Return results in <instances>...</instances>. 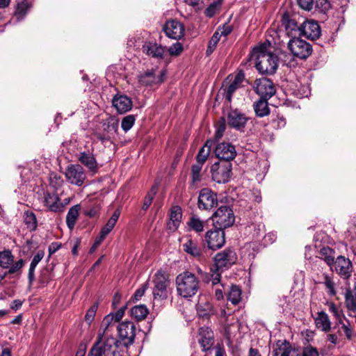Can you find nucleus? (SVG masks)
Returning <instances> with one entry per match:
<instances>
[{
  "label": "nucleus",
  "instance_id": "nucleus-1",
  "mask_svg": "<svg viewBox=\"0 0 356 356\" xmlns=\"http://www.w3.org/2000/svg\"><path fill=\"white\" fill-rule=\"evenodd\" d=\"M252 59H255L256 69L262 74H273L277 68V56L267 51L266 44H262L253 49Z\"/></svg>",
  "mask_w": 356,
  "mask_h": 356
},
{
  "label": "nucleus",
  "instance_id": "nucleus-2",
  "mask_svg": "<svg viewBox=\"0 0 356 356\" xmlns=\"http://www.w3.org/2000/svg\"><path fill=\"white\" fill-rule=\"evenodd\" d=\"M177 293L183 298L194 296L200 289V280L192 273L184 271L176 277Z\"/></svg>",
  "mask_w": 356,
  "mask_h": 356
},
{
  "label": "nucleus",
  "instance_id": "nucleus-3",
  "mask_svg": "<svg viewBox=\"0 0 356 356\" xmlns=\"http://www.w3.org/2000/svg\"><path fill=\"white\" fill-rule=\"evenodd\" d=\"M119 341L116 338L106 340L97 339L90 348V356H121L118 351Z\"/></svg>",
  "mask_w": 356,
  "mask_h": 356
},
{
  "label": "nucleus",
  "instance_id": "nucleus-4",
  "mask_svg": "<svg viewBox=\"0 0 356 356\" xmlns=\"http://www.w3.org/2000/svg\"><path fill=\"white\" fill-rule=\"evenodd\" d=\"M126 309L127 305H124L115 313H111L104 318L101 323L97 339L106 340L108 338H114L112 336L111 332L113 321L114 320L115 322H119L124 316Z\"/></svg>",
  "mask_w": 356,
  "mask_h": 356
},
{
  "label": "nucleus",
  "instance_id": "nucleus-5",
  "mask_svg": "<svg viewBox=\"0 0 356 356\" xmlns=\"http://www.w3.org/2000/svg\"><path fill=\"white\" fill-rule=\"evenodd\" d=\"M211 218L216 229H225L231 227L235 221L232 209L229 206L220 207L213 213Z\"/></svg>",
  "mask_w": 356,
  "mask_h": 356
},
{
  "label": "nucleus",
  "instance_id": "nucleus-6",
  "mask_svg": "<svg viewBox=\"0 0 356 356\" xmlns=\"http://www.w3.org/2000/svg\"><path fill=\"white\" fill-rule=\"evenodd\" d=\"M232 167L230 162L222 161L215 162L210 168L212 179L218 184L228 182L232 175Z\"/></svg>",
  "mask_w": 356,
  "mask_h": 356
},
{
  "label": "nucleus",
  "instance_id": "nucleus-7",
  "mask_svg": "<svg viewBox=\"0 0 356 356\" xmlns=\"http://www.w3.org/2000/svg\"><path fill=\"white\" fill-rule=\"evenodd\" d=\"M288 48L294 56L300 59H306L313 51L312 47L309 42L298 37L289 40Z\"/></svg>",
  "mask_w": 356,
  "mask_h": 356
},
{
  "label": "nucleus",
  "instance_id": "nucleus-8",
  "mask_svg": "<svg viewBox=\"0 0 356 356\" xmlns=\"http://www.w3.org/2000/svg\"><path fill=\"white\" fill-rule=\"evenodd\" d=\"M165 72L161 70L157 74L156 70L151 69L140 73L138 76V80L141 86L146 87L158 86L164 81Z\"/></svg>",
  "mask_w": 356,
  "mask_h": 356
},
{
  "label": "nucleus",
  "instance_id": "nucleus-9",
  "mask_svg": "<svg viewBox=\"0 0 356 356\" xmlns=\"http://www.w3.org/2000/svg\"><path fill=\"white\" fill-rule=\"evenodd\" d=\"M215 266L217 269H221V271L230 268L237 260V255L234 250L231 248L217 253L214 257Z\"/></svg>",
  "mask_w": 356,
  "mask_h": 356
},
{
  "label": "nucleus",
  "instance_id": "nucleus-10",
  "mask_svg": "<svg viewBox=\"0 0 356 356\" xmlns=\"http://www.w3.org/2000/svg\"><path fill=\"white\" fill-rule=\"evenodd\" d=\"M254 92L260 96V98L270 99L276 92L273 82L268 78H260L255 80L254 86Z\"/></svg>",
  "mask_w": 356,
  "mask_h": 356
},
{
  "label": "nucleus",
  "instance_id": "nucleus-11",
  "mask_svg": "<svg viewBox=\"0 0 356 356\" xmlns=\"http://www.w3.org/2000/svg\"><path fill=\"white\" fill-rule=\"evenodd\" d=\"M332 271H335L341 278L348 279L353 272L352 262L344 256H337L334 264L330 266Z\"/></svg>",
  "mask_w": 356,
  "mask_h": 356
},
{
  "label": "nucleus",
  "instance_id": "nucleus-12",
  "mask_svg": "<svg viewBox=\"0 0 356 356\" xmlns=\"http://www.w3.org/2000/svg\"><path fill=\"white\" fill-rule=\"evenodd\" d=\"M163 31L168 38L179 40L184 36L185 26L177 19H170L165 23Z\"/></svg>",
  "mask_w": 356,
  "mask_h": 356
},
{
  "label": "nucleus",
  "instance_id": "nucleus-13",
  "mask_svg": "<svg viewBox=\"0 0 356 356\" xmlns=\"http://www.w3.org/2000/svg\"><path fill=\"white\" fill-rule=\"evenodd\" d=\"M119 336L126 346L134 343L136 337V326L131 321H125L118 326Z\"/></svg>",
  "mask_w": 356,
  "mask_h": 356
},
{
  "label": "nucleus",
  "instance_id": "nucleus-14",
  "mask_svg": "<svg viewBox=\"0 0 356 356\" xmlns=\"http://www.w3.org/2000/svg\"><path fill=\"white\" fill-rule=\"evenodd\" d=\"M205 242L207 247L212 250L221 248L225 243L224 229H216L208 231L205 235Z\"/></svg>",
  "mask_w": 356,
  "mask_h": 356
},
{
  "label": "nucleus",
  "instance_id": "nucleus-15",
  "mask_svg": "<svg viewBox=\"0 0 356 356\" xmlns=\"http://www.w3.org/2000/svg\"><path fill=\"white\" fill-rule=\"evenodd\" d=\"M214 153L217 158L225 162L232 161L236 156L235 147L226 142L218 143L216 145Z\"/></svg>",
  "mask_w": 356,
  "mask_h": 356
},
{
  "label": "nucleus",
  "instance_id": "nucleus-16",
  "mask_svg": "<svg viewBox=\"0 0 356 356\" xmlns=\"http://www.w3.org/2000/svg\"><path fill=\"white\" fill-rule=\"evenodd\" d=\"M154 283L153 296L154 298H166L168 296L167 288L169 286L170 282L165 275L161 271H158L155 274Z\"/></svg>",
  "mask_w": 356,
  "mask_h": 356
},
{
  "label": "nucleus",
  "instance_id": "nucleus-17",
  "mask_svg": "<svg viewBox=\"0 0 356 356\" xmlns=\"http://www.w3.org/2000/svg\"><path fill=\"white\" fill-rule=\"evenodd\" d=\"M218 200L216 193L209 188H203L200 191L198 197V207L202 210H210L217 205Z\"/></svg>",
  "mask_w": 356,
  "mask_h": 356
},
{
  "label": "nucleus",
  "instance_id": "nucleus-18",
  "mask_svg": "<svg viewBox=\"0 0 356 356\" xmlns=\"http://www.w3.org/2000/svg\"><path fill=\"white\" fill-rule=\"evenodd\" d=\"M65 177L72 184L81 186L86 178V175L80 165H70L66 169Z\"/></svg>",
  "mask_w": 356,
  "mask_h": 356
},
{
  "label": "nucleus",
  "instance_id": "nucleus-19",
  "mask_svg": "<svg viewBox=\"0 0 356 356\" xmlns=\"http://www.w3.org/2000/svg\"><path fill=\"white\" fill-rule=\"evenodd\" d=\"M102 132H97V138L104 143L111 140L118 129V121L110 118L102 124Z\"/></svg>",
  "mask_w": 356,
  "mask_h": 356
},
{
  "label": "nucleus",
  "instance_id": "nucleus-20",
  "mask_svg": "<svg viewBox=\"0 0 356 356\" xmlns=\"http://www.w3.org/2000/svg\"><path fill=\"white\" fill-rule=\"evenodd\" d=\"M227 120L231 127L242 130L245 128L248 118L238 109H234L228 112Z\"/></svg>",
  "mask_w": 356,
  "mask_h": 356
},
{
  "label": "nucleus",
  "instance_id": "nucleus-21",
  "mask_svg": "<svg viewBox=\"0 0 356 356\" xmlns=\"http://www.w3.org/2000/svg\"><path fill=\"white\" fill-rule=\"evenodd\" d=\"M282 26L286 34L292 38L301 35L302 23L298 24L297 21L287 13H284L282 17Z\"/></svg>",
  "mask_w": 356,
  "mask_h": 356
},
{
  "label": "nucleus",
  "instance_id": "nucleus-22",
  "mask_svg": "<svg viewBox=\"0 0 356 356\" xmlns=\"http://www.w3.org/2000/svg\"><path fill=\"white\" fill-rule=\"evenodd\" d=\"M321 30L318 23L314 20H305L302 23L301 35L311 40H316L321 35Z\"/></svg>",
  "mask_w": 356,
  "mask_h": 356
},
{
  "label": "nucleus",
  "instance_id": "nucleus-23",
  "mask_svg": "<svg viewBox=\"0 0 356 356\" xmlns=\"http://www.w3.org/2000/svg\"><path fill=\"white\" fill-rule=\"evenodd\" d=\"M113 106L120 114H124L129 111L133 106V102L130 97L125 95L118 93L112 99Z\"/></svg>",
  "mask_w": 356,
  "mask_h": 356
},
{
  "label": "nucleus",
  "instance_id": "nucleus-24",
  "mask_svg": "<svg viewBox=\"0 0 356 356\" xmlns=\"http://www.w3.org/2000/svg\"><path fill=\"white\" fill-rule=\"evenodd\" d=\"M198 342L203 351L210 350L214 343L213 331L208 327H200L199 330Z\"/></svg>",
  "mask_w": 356,
  "mask_h": 356
},
{
  "label": "nucleus",
  "instance_id": "nucleus-25",
  "mask_svg": "<svg viewBox=\"0 0 356 356\" xmlns=\"http://www.w3.org/2000/svg\"><path fill=\"white\" fill-rule=\"evenodd\" d=\"M143 51L147 56L161 60L163 58L165 48L155 42H146L143 45Z\"/></svg>",
  "mask_w": 356,
  "mask_h": 356
},
{
  "label": "nucleus",
  "instance_id": "nucleus-26",
  "mask_svg": "<svg viewBox=\"0 0 356 356\" xmlns=\"http://www.w3.org/2000/svg\"><path fill=\"white\" fill-rule=\"evenodd\" d=\"M44 203L48 209L53 212H60L64 207V204L60 202V198L56 193H45Z\"/></svg>",
  "mask_w": 356,
  "mask_h": 356
},
{
  "label": "nucleus",
  "instance_id": "nucleus-27",
  "mask_svg": "<svg viewBox=\"0 0 356 356\" xmlns=\"http://www.w3.org/2000/svg\"><path fill=\"white\" fill-rule=\"evenodd\" d=\"M182 218V210L179 206H173L170 209V220L168 223L169 229L176 230L180 225Z\"/></svg>",
  "mask_w": 356,
  "mask_h": 356
},
{
  "label": "nucleus",
  "instance_id": "nucleus-28",
  "mask_svg": "<svg viewBox=\"0 0 356 356\" xmlns=\"http://www.w3.org/2000/svg\"><path fill=\"white\" fill-rule=\"evenodd\" d=\"M183 250L195 258L200 259L202 257V248L192 238H188L183 244Z\"/></svg>",
  "mask_w": 356,
  "mask_h": 356
},
{
  "label": "nucleus",
  "instance_id": "nucleus-29",
  "mask_svg": "<svg viewBox=\"0 0 356 356\" xmlns=\"http://www.w3.org/2000/svg\"><path fill=\"white\" fill-rule=\"evenodd\" d=\"M273 353L274 356H297L295 350L292 349L290 343L286 341H278Z\"/></svg>",
  "mask_w": 356,
  "mask_h": 356
},
{
  "label": "nucleus",
  "instance_id": "nucleus-30",
  "mask_svg": "<svg viewBox=\"0 0 356 356\" xmlns=\"http://www.w3.org/2000/svg\"><path fill=\"white\" fill-rule=\"evenodd\" d=\"M244 78V74L239 72L235 76L233 81L228 86L225 94V98L228 102H230L232 101L233 94L241 86Z\"/></svg>",
  "mask_w": 356,
  "mask_h": 356
},
{
  "label": "nucleus",
  "instance_id": "nucleus-31",
  "mask_svg": "<svg viewBox=\"0 0 356 356\" xmlns=\"http://www.w3.org/2000/svg\"><path fill=\"white\" fill-rule=\"evenodd\" d=\"M268 99L260 98L253 104L254 111L257 117L263 118L270 113V108L268 103Z\"/></svg>",
  "mask_w": 356,
  "mask_h": 356
},
{
  "label": "nucleus",
  "instance_id": "nucleus-32",
  "mask_svg": "<svg viewBox=\"0 0 356 356\" xmlns=\"http://www.w3.org/2000/svg\"><path fill=\"white\" fill-rule=\"evenodd\" d=\"M213 141L212 140H207L203 147L199 150L196 156V164L203 165L208 159L213 146Z\"/></svg>",
  "mask_w": 356,
  "mask_h": 356
},
{
  "label": "nucleus",
  "instance_id": "nucleus-33",
  "mask_svg": "<svg viewBox=\"0 0 356 356\" xmlns=\"http://www.w3.org/2000/svg\"><path fill=\"white\" fill-rule=\"evenodd\" d=\"M318 257L323 260L327 266H330L334 264L335 259V251L328 246H324L320 249Z\"/></svg>",
  "mask_w": 356,
  "mask_h": 356
},
{
  "label": "nucleus",
  "instance_id": "nucleus-34",
  "mask_svg": "<svg viewBox=\"0 0 356 356\" xmlns=\"http://www.w3.org/2000/svg\"><path fill=\"white\" fill-rule=\"evenodd\" d=\"M315 323L318 329H321L324 332H328L331 328V323L328 315L323 311L318 312Z\"/></svg>",
  "mask_w": 356,
  "mask_h": 356
},
{
  "label": "nucleus",
  "instance_id": "nucleus-35",
  "mask_svg": "<svg viewBox=\"0 0 356 356\" xmlns=\"http://www.w3.org/2000/svg\"><path fill=\"white\" fill-rule=\"evenodd\" d=\"M81 209V206L79 204H76L72 207L67 214L66 216V223L70 229H73L76 221V219L79 216V211Z\"/></svg>",
  "mask_w": 356,
  "mask_h": 356
},
{
  "label": "nucleus",
  "instance_id": "nucleus-36",
  "mask_svg": "<svg viewBox=\"0 0 356 356\" xmlns=\"http://www.w3.org/2000/svg\"><path fill=\"white\" fill-rule=\"evenodd\" d=\"M204 222L197 216H192L187 222V226L190 231L200 233L204 231Z\"/></svg>",
  "mask_w": 356,
  "mask_h": 356
},
{
  "label": "nucleus",
  "instance_id": "nucleus-37",
  "mask_svg": "<svg viewBox=\"0 0 356 356\" xmlns=\"http://www.w3.org/2000/svg\"><path fill=\"white\" fill-rule=\"evenodd\" d=\"M322 276L323 281H319L318 282L322 283L325 286L329 296H334L337 294V290L333 277L327 273H323Z\"/></svg>",
  "mask_w": 356,
  "mask_h": 356
},
{
  "label": "nucleus",
  "instance_id": "nucleus-38",
  "mask_svg": "<svg viewBox=\"0 0 356 356\" xmlns=\"http://www.w3.org/2000/svg\"><path fill=\"white\" fill-rule=\"evenodd\" d=\"M149 310L145 305L133 307L130 310L131 316L137 321H142L146 318Z\"/></svg>",
  "mask_w": 356,
  "mask_h": 356
},
{
  "label": "nucleus",
  "instance_id": "nucleus-39",
  "mask_svg": "<svg viewBox=\"0 0 356 356\" xmlns=\"http://www.w3.org/2000/svg\"><path fill=\"white\" fill-rule=\"evenodd\" d=\"M14 262V255L10 250H4L0 252V267L8 269Z\"/></svg>",
  "mask_w": 356,
  "mask_h": 356
},
{
  "label": "nucleus",
  "instance_id": "nucleus-40",
  "mask_svg": "<svg viewBox=\"0 0 356 356\" xmlns=\"http://www.w3.org/2000/svg\"><path fill=\"white\" fill-rule=\"evenodd\" d=\"M31 6V4L26 0H24L17 4L15 16L18 21L22 20L25 17Z\"/></svg>",
  "mask_w": 356,
  "mask_h": 356
},
{
  "label": "nucleus",
  "instance_id": "nucleus-41",
  "mask_svg": "<svg viewBox=\"0 0 356 356\" xmlns=\"http://www.w3.org/2000/svg\"><path fill=\"white\" fill-rule=\"evenodd\" d=\"M120 215V209H116L111 217L108 219L107 223L102 227L101 232L104 235H107L113 229L115 225L116 224L119 216Z\"/></svg>",
  "mask_w": 356,
  "mask_h": 356
},
{
  "label": "nucleus",
  "instance_id": "nucleus-42",
  "mask_svg": "<svg viewBox=\"0 0 356 356\" xmlns=\"http://www.w3.org/2000/svg\"><path fill=\"white\" fill-rule=\"evenodd\" d=\"M227 300L233 305H237L241 300V289L236 285H232L227 295Z\"/></svg>",
  "mask_w": 356,
  "mask_h": 356
},
{
  "label": "nucleus",
  "instance_id": "nucleus-43",
  "mask_svg": "<svg viewBox=\"0 0 356 356\" xmlns=\"http://www.w3.org/2000/svg\"><path fill=\"white\" fill-rule=\"evenodd\" d=\"M345 304L347 309H356V284L353 291L347 290L345 293Z\"/></svg>",
  "mask_w": 356,
  "mask_h": 356
},
{
  "label": "nucleus",
  "instance_id": "nucleus-44",
  "mask_svg": "<svg viewBox=\"0 0 356 356\" xmlns=\"http://www.w3.org/2000/svg\"><path fill=\"white\" fill-rule=\"evenodd\" d=\"M202 165L194 164L191 167V184L197 186L202 181L201 170Z\"/></svg>",
  "mask_w": 356,
  "mask_h": 356
},
{
  "label": "nucleus",
  "instance_id": "nucleus-45",
  "mask_svg": "<svg viewBox=\"0 0 356 356\" xmlns=\"http://www.w3.org/2000/svg\"><path fill=\"white\" fill-rule=\"evenodd\" d=\"M221 269H217V267L215 266L214 269L211 270V274H208V277H206L204 282H211L212 285H217L220 283L221 274Z\"/></svg>",
  "mask_w": 356,
  "mask_h": 356
},
{
  "label": "nucleus",
  "instance_id": "nucleus-46",
  "mask_svg": "<svg viewBox=\"0 0 356 356\" xmlns=\"http://www.w3.org/2000/svg\"><path fill=\"white\" fill-rule=\"evenodd\" d=\"M222 0H215L205 9L204 14L207 17H212L220 10Z\"/></svg>",
  "mask_w": 356,
  "mask_h": 356
},
{
  "label": "nucleus",
  "instance_id": "nucleus-47",
  "mask_svg": "<svg viewBox=\"0 0 356 356\" xmlns=\"http://www.w3.org/2000/svg\"><path fill=\"white\" fill-rule=\"evenodd\" d=\"M329 312H331L335 317L339 323H342L343 318L345 316L341 309H340L334 302H327Z\"/></svg>",
  "mask_w": 356,
  "mask_h": 356
},
{
  "label": "nucleus",
  "instance_id": "nucleus-48",
  "mask_svg": "<svg viewBox=\"0 0 356 356\" xmlns=\"http://www.w3.org/2000/svg\"><path fill=\"white\" fill-rule=\"evenodd\" d=\"M157 186H154L151 188V189L148 191L147 195L145 197V200L143 202V204L142 207L143 210L146 211L148 209L149 206L151 205L152 200L157 193Z\"/></svg>",
  "mask_w": 356,
  "mask_h": 356
},
{
  "label": "nucleus",
  "instance_id": "nucleus-49",
  "mask_svg": "<svg viewBox=\"0 0 356 356\" xmlns=\"http://www.w3.org/2000/svg\"><path fill=\"white\" fill-rule=\"evenodd\" d=\"M136 116L134 115H128L122 120L121 127L124 132L129 131L135 124Z\"/></svg>",
  "mask_w": 356,
  "mask_h": 356
},
{
  "label": "nucleus",
  "instance_id": "nucleus-50",
  "mask_svg": "<svg viewBox=\"0 0 356 356\" xmlns=\"http://www.w3.org/2000/svg\"><path fill=\"white\" fill-rule=\"evenodd\" d=\"M220 37L218 36V33H214L209 40L207 45V48L206 50V55L207 56H210L216 48V46L220 40Z\"/></svg>",
  "mask_w": 356,
  "mask_h": 356
},
{
  "label": "nucleus",
  "instance_id": "nucleus-51",
  "mask_svg": "<svg viewBox=\"0 0 356 356\" xmlns=\"http://www.w3.org/2000/svg\"><path fill=\"white\" fill-rule=\"evenodd\" d=\"M24 222L30 229L35 230L36 229L37 219L35 215L33 212L28 211L25 213Z\"/></svg>",
  "mask_w": 356,
  "mask_h": 356
},
{
  "label": "nucleus",
  "instance_id": "nucleus-52",
  "mask_svg": "<svg viewBox=\"0 0 356 356\" xmlns=\"http://www.w3.org/2000/svg\"><path fill=\"white\" fill-rule=\"evenodd\" d=\"M270 124L274 129H281L286 125V120L283 116L276 115L271 116Z\"/></svg>",
  "mask_w": 356,
  "mask_h": 356
},
{
  "label": "nucleus",
  "instance_id": "nucleus-53",
  "mask_svg": "<svg viewBox=\"0 0 356 356\" xmlns=\"http://www.w3.org/2000/svg\"><path fill=\"white\" fill-rule=\"evenodd\" d=\"M314 7L325 13L330 8V3L328 0H314Z\"/></svg>",
  "mask_w": 356,
  "mask_h": 356
},
{
  "label": "nucleus",
  "instance_id": "nucleus-54",
  "mask_svg": "<svg viewBox=\"0 0 356 356\" xmlns=\"http://www.w3.org/2000/svg\"><path fill=\"white\" fill-rule=\"evenodd\" d=\"M183 44L179 42L172 44L168 48V53L171 56H178L183 52Z\"/></svg>",
  "mask_w": 356,
  "mask_h": 356
},
{
  "label": "nucleus",
  "instance_id": "nucleus-55",
  "mask_svg": "<svg viewBox=\"0 0 356 356\" xmlns=\"http://www.w3.org/2000/svg\"><path fill=\"white\" fill-rule=\"evenodd\" d=\"M24 260L23 259H20L15 263H13L10 267L8 268V270L6 273L7 274H15L20 273L21 269L24 265Z\"/></svg>",
  "mask_w": 356,
  "mask_h": 356
},
{
  "label": "nucleus",
  "instance_id": "nucleus-56",
  "mask_svg": "<svg viewBox=\"0 0 356 356\" xmlns=\"http://www.w3.org/2000/svg\"><path fill=\"white\" fill-rule=\"evenodd\" d=\"M233 30V27L229 23H226L222 26H220L215 33H218V36H227L229 35Z\"/></svg>",
  "mask_w": 356,
  "mask_h": 356
},
{
  "label": "nucleus",
  "instance_id": "nucleus-57",
  "mask_svg": "<svg viewBox=\"0 0 356 356\" xmlns=\"http://www.w3.org/2000/svg\"><path fill=\"white\" fill-rule=\"evenodd\" d=\"M148 286V283L143 284L140 288H138L134 293L133 299L135 301L139 300L145 294V291Z\"/></svg>",
  "mask_w": 356,
  "mask_h": 356
},
{
  "label": "nucleus",
  "instance_id": "nucleus-58",
  "mask_svg": "<svg viewBox=\"0 0 356 356\" xmlns=\"http://www.w3.org/2000/svg\"><path fill=\"white\" fill-rule=\"evenodd\" d=\"M50 184L54 188H58L62 185L63 180L60 176H58L56 173H51L49 177Z\"/></svg>",
  "mask_w": 356,
  "mask_h": 356
},
{
  "label": "nucleus",
  "instance_id": "nucleus-59",
  "mask_svg": "<svg viewBox=\"0 0 356 356\" xmlns=\"http://www.w3.org/2000/svg\"><path fill=\"white\" fill-rule=\"evenodd\" d=\"M300 8L305 10H311L314 8V0H298Z\"/></svg>",
  "mask_w": 356,
  "mask_h": 356
},
{
  "label": "nucleus",
  "instance_id": "nucleus-60",
  "mask_svg": "<svg viewBox=\"0 0 356 356\" xmlns=\"http://www.w3.org/2000/svg\"><path fill=\"white\" fill-rule=\"evenodd\" d=\"M346 321L348 324L343 323L342 321V323H339L341 325V329L343 330L346 337L347 339H350L353 337V329L350 327V323L348 319H346Z\"/></svg>",
  "mask_w": 356,
  "mask_h": 356
},
{
  "label": "nucleus",
  "instance_id": "nucleus-61",
  "mask_svg": "<svg viewBox=\"0 0 356 356\" xmlns=\"http://www.w3.org/2000/svg\"><path fill=\"white\" fill-rule=\"evenodd\" d=\"M302 356H319V354L316 348L307 346L303 349Z\"/></svg>",
  "mask_w": 356,
  "mask_h": 356
},
{
  "label": "nucleus",
  "instance_id": "nucleus-62",
  "mask_svg": "<svg viewBox=\"0 0 356 356\" xmlns=\"http://www.w3.org/2000/svg\"><path fill=\"white\" fill-rule=\"evenodd\" d=\"M36 266H37L36 264H34L33 261L31 262V264L29 266V273H28V279H29L30 284H32L35 280L34 272H35V269Z\"/></svg>",
  "mask_w": 356,
  "mask_h": 356
},
{
  "label": "nucleus",
  "instance_id": "nucleus-63",
  "mask_svg": "<svg viewBox=\"0 0 356 356\" xmlns=\"http://www.w3.org/2000/svg\"><path fill=\"white\" fill-rule=\"evenodd\" d=\"M102 201L97 200L93 202V207L90 208V217L96 216L100 210Z\"/></svg>",
  "mask_w": 356,
  "mask_h": 356
},
{
  "label": "nucleus",
  "instance_id": "nucleus-64",
  "mask_svg": "<svg viewBox=\"0 0 356 356\" xmlns=\"http://www.w3.org/2000/svg\"><path fill=\"white\" fill-rule=\"evenodd\" d=\"M225 131V122H222L219 126L218 127L216 133H215V139L216 140H219L222 138L223 136V134Z\"/></svg>",
  "mask_w": 356,
  "mask_h": 356
}]
</instances>
